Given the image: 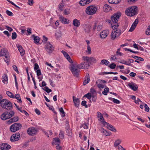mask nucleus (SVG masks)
I'll list each match as a JSON object with an SVG mask.
<instances>
[{"instance_id":"obj_1","label":"nucleus","mask_w":150,"mask_h":150,"mask_svg":"<svg viewBox=\"0 0 150 150\" xmlns=\"http://www.w3.org/2000/svg\"><path fill=\"white\" fill-rule=\"evenodd\" d=\"M121 15V13L120 12H117L114 14L111 18L112 22L116 24V25H114L112 26L113 30L111 34L110 38L112 40H114L117 38L118 37L122 34L121 30L118 27L119 25L118 23H117Z\"/></svg>"},{"instance_id":"obj_2","label":"nucleus","mask_w":150,"mask_h":150,"mask_svg":"<svg viewBox=\"0 0 150 150\" xmlns=\"http://www.w3.org/2000/svg\"><path fill=\"white\" fill-rule=\"evenodd\" d=\"M85 66V64L83 62L81 64L77 65L76 66L74 64H71L70 65V69L73 75L76 77H78L79 75V70L77 68L79 69H88L89 67H84L83 66Z\"/></svg>"},{"instance_id":"obj_3","label":"nucleus","mask_w":150,"mask_h":150,"mask_svg":"<svg viewBox=\"0 0 150 150\" xmlns=\"http://www.w3.org/2000/svg\"><path fill=\"white\" fill-rule=\"evenodd\" d=\"M0 105L3 108L7 110H11L13 108L12 103L6 99H2L1 101Z\"/></svg>"},{"instance_id":"obj_4","label":"nucleus","mask_w":150,"mask_h":150,"mask_svg":"<svg viewBox=\"0 0 150 150\" xmlns=\"http://www.w3.org/2000/svg\"><path fill=\"white\" fill-rule=\"evenodd\" d=\"M98 10V7L95 5H91L88 6L86 9L85 12L88 15L95 14Z\"/></svg>"},{"instance_id":"obj_5","label":"nucleus","mask_w":150,"mask_h":150,"mask_svg":"<svg viewBox=\"0 0 150 150\" xmlns=\"http://www.w3.org/2000/svg\"><path fill=\"white\" fill-rule=\"evenodd\" d=\"M137 8L135 6H132L127 8L125 11L126 14L128 16H132L137 13Z\"/></svg>"},{"instance_id":"obj_6","label":"nucleus","mask_w":150,"mask_h":150,"mask_svg":"<svg viewBox=\"0 0 150 150\" xmlns=\"http://www.w3.org/2000/svg\"><path fill=\"white\" fill-rule=\"evenodd\" d=\"M22 127L21 124L19 123H15L10 127V129L11 132H15L20 129Z\"/></svg>"},{"instance_id":"obj_7","label":"nucleus","mask_w":150,"mask_h":150,"mask_svg":"<svg viewBox=\"0 0 150 150\" xmlns=\"http://www.w3.org/2000/svg\"><path fill=\"white\" fill-rule=\"evenodd\" d=\"M46 50L49 53H51L54 50V47L49 42L45 43V45Z\"/></svg>"},{"instance_id":"obj_8","label":"nucleus","mask_w":150,"mask_h":150,"mask_svg":"<svg viewBox=\"0 0 150 150\" xmlns=\"http://www.w3.org/2000/svg\"><path fill=\"white\" fill-rule=\"evenodd\" d=\"M103 124L104 126H105L108 129L110 130L112 132H116V129L113 126L105 121H103Z\"/></svg>"},{"instance_id":"obj_9","label":"nucleus","mask_w":150,"mask_h":150,"mask_svg":"<svg viewBox=\"0 0 150 150\" xmlns=\"http://www.w3.org/2000/svg\"><path fill=\"white\" fill-rule=\"evenodd\" d=\"M20 138V134L17 133L13 134L10 138V140L11 142L18 141Z\"/></svg>"},{"instance_id":"obj_10","label":"nucleus","mask_w":150,"mask_h":150,"mask_svg":"<svg viewBox=\"0 0 150 150\" xmlns=\"http://www.w3.org/2000/svg\"><path fill=\"white\" fill-rule=\"evenodd\" d=\"M82 61L85 64V66L84 65V67H89L90 66V64L91 63L89 60V57L87 56H83L82 57Z\"/></svg>"},{"instance_id":"obj_11","label":"nucleus","mask_w":150,"mask_h":150,"mask_svg":"<svg viewBox=\"0 0 150 150\" xmlns=\"http://www.w3.org/2000/svg\"><path fill=\"white\" fill-rule=\"evenodd\" d=\"M109 33V30H103L100 33V37L102 39H105L108 35Z\"/></svg>"},{"instance_id":"obj_12","label":"nucleus","mask_w":150,"mask_h":150,"mask_svg":"<svg viewBox=\"0 0 150 150\" xmlns=\"http://www.w3.org/2000/svg\"><path fill=\"white\" fill-rule=\"evenodd\" d=\"M37 131L36 129L33 127L29 128L27 130L28 133L30 135H33L37 133Z\"/></svg>"},{"instance_id":"obj_13","label":"nucleus","mask_w":150,"mask_h":150,"mask_svg":"<svg viewBox=\"0 0 150 150\" xmlns=\"http://www.w3.org/2000/svg\"><path fill=\"white\" fill-rule=\"evenodd\" d=\"M106 81L103 80H98L96 82V84L97 86L100 88H103L104 87V85L102 84V83H105Z\"/></svg>"},{"instance_id":"obj_14","label":"nucleus","mask_w":150,"mask_h":150,"mask_svg":"<svg viewBox=\"0 0 150 150\" xmlns=\"http://www.w3.org/2000/svg\"><path fill=\"white\" fill-rule=\"evenodd\" d=\"M9 55V53L5 49H3L1 50L0 52V56H4L5 58H8Z\"/></svg>"},{"instance_id":"obj_15","label":"nucleus","mask_w":150,"mask_h":150,"mask_svg":"<svg viewBox=\"0 0 150 150\" xmlns=\"http://www.w3.org/2000/svg\"><path fill=\"white\" fill-rule=\"evenodd\" d=\"M11 147L10 145L6 143H3L0 145V148L2 150H8Z\"/></svg>"},{"instance_id":"obj_16","label":"nucleus","mask_w":150,"mask_h":150,"mask_svg":"<svg viewBox=\"0 0 150 150\" xmlns=\"http://www.w3.org/2000/svg\"><path fill=\"white\" fill-rule=\"evenodd\" d=\"M128 85L129 87L134 91H136L137 89V86L133 82L129 83H128Z\"/></svg>"},{"instance_id":"obj_17","label":"nucleus","mask_w":150,"mask_h":150,"mask_svg":"<svg viewBox=\"0 0 150 150\" xmlns=\"http://www.w3.org/2000/svg\"><path fill=\"white\" fill-rule=\"evenodd\" d=\"M60 21L61 22L64 24H68L69 23V20L67 18H65L61 15H59V16Z\"/></svg>"},{"instance_id":"obj_18","label":"nucleus","mask_w":150,"mask_h":150,"mask_svg":"<svg viewBox=\"0 0 150 150\" xmlns=\"http://www.w3.org/2000/svg\"><path fill=\"white\" fill-rule=\"evenodd\" d=\"M97 116L98 118V120L99 122H101L103 124V121H105L103 117V115L99 112H97Z\"/></svg>"},{"instance_id":"obj_19","label":"nucleus","mask_w":150,"mask_h":150,"mask_svg":"<svg viewBox=\"0 0 150 150\" xmlns=\"http://www.w3.org/2000/svg\"><path fill=\"white\" fill-rule=\"evenodd\" d=\"M138 22V20L137 19H136L132 23L129 31L130 32L133 31L136 28Z\"/></svg>"},{"instance_id":"obj_20","label":"nucleus","mask_w":150,"mask_h":150,"mask_svg":"<svg viewBox=\"0 0 150 150\" xmlns=\"http://www.w3.org/2000/svg\"><path fill=\"white\" fill-rule=\"evenodd\" d=\"M61 52L63 54L64 57L68 60L70 63H72L73 61L69 55L65 51L62 50Z\"/></svg>"},{"instance_id":"obj_21","label":"nucleus","mask_w":150,"mask_h":150,"mask_svg":"<svg viewBox=\"0 0 150 150\" xmlns=\"http://www.w3.org/2000/svg\"><path fill=\"white\" fill-rule=\"evenodd\" d=\"M73 99L76 107H78L80 104V100L79 99L75 97L74 96H73Z\"/></svg>"},{"instance_id":"obj_22","label":"nucleus","mask_w":150,"mask_h":150,"mask_svg":"<svg viewBox=\"0 0 150 150\" xmlns=\"http://www.w3.org/2000/svg\"><path fill=\"white\" fill-rule=\"evenodd\" d=\"M91 2V0H81L79 2V4L81 6H84Z\"/></svg>"},{"instance_id":"obj_23","label":"nucleus","mask_w":150,"mask_h":150,"mask_svg":"<svg viewBox=\"0 0 150 150\" xmlns=\"http://www.w3.org/2000/svg\"><path fill=\"white\" fill-rule=\"evenodd\" d=\"M84 30L86 33H88L90 31L91 26L90 25L85 24L83 25Z\"/></svg>"},{"instance_id":"obj_24","label":"nucleus","mask_w":150,"mask_h":150,"mask_svg":"<svg viewBox=\"0 0 150 150\" xmlns=\"http://www.w3.org/2000/svg\"><path fill=\"white\" fill-rule=\"evenodd\" d=\"M100 131L101 133L106 136H110L111 135V133L110 132L108 131L103 128H101Z\"/></svg>"},{"instance_id":"obj_25","label":"nucleus","mask_w":150,"mask_h":150,"mask_svg":"<svg viewBox=\"0 0 150 150\" xmlns=\"http://www.w3.org/2000/svg\"><path fill=\"white\" fill-rule=\"evenodd\" d=\"M18 120V117H14L13 118H11L8 121L7 123L8 124H10L11 123L17 122Z\"/></svg>"},{"instance_id":"obj_26","label":"nucleus","mask_w":150,"mask_h":150,"mask_svg":"<svg viewBox=\"0 0 150 150\" xmlns=\"http://www.w3.org/2000/svg\"><path fill=\"white\" fill-rule=\"evenodd\" d=\"M17 47L18 50L20 52L21 56H23L25 54V51H24L21 45H18L17 46Z\"/></svg>"},{"instance_id":"obj_27","label":"nucleus","mask_w":150,"mask_h":150,"mask_svg":"<svg viewBox=\"0 0 150 150\" xmlns=\"http://www.w3.org/2000/svg\"><path fill=\"white\" fill-rule=\"evenodd\" d=\"M80 24V21L79 20H77L76 19H74L73 21V25L76 27H79Z\"/></svg>"},{"instance_id":"obj_28","label":"nucleus","mask_w":150,"mask_h":150,"mask_svg":"<svg viewBox=\"0 0 150 150\" xmlns=\"http://www.w3.org/2000/svg\"><path fill=\"white\" fill-rule=\"evenodd\" d=\"M7 113L8 112H4L3 113L1 116V119L4 120L8 119L7 117Z\"/></svg>"},{"instance_id":"obj_29","label":"nucleus","mask_w":150,"mask_h":150,"mask_svg":"<svg viewBox=\"0 0 150 150\" xmlns=\"http://www.w3.org/2000/svg\"><path fill=\"white\" fill-rule=\"evenodd\" d=\"M37 75L38 76V79H40L39 81L42 80V76H41V72L40 69H38L36 71Z\"/></svg>"},{"instance_id":"obj_30","label":"nucleus","mask_w":150,"mask_h":150,"mask_svg":"<svg viewBox=\"0 0 150 150\" xmlns=\"http://www.w3.org/2000/svg\"><path fill=\"white\" fill-rule=\"evenodd\" d=\"M8 76L6 74H3L2 76V81L3 83H5L6 82L7 83L8 81Z\"/></svg>"},{"instance_id":"obj_31","label":"nucleus","mask_w":150,"mask_h":150,"mask_svg":"<svg viewBox=\"0 0 150 150\" xmlns=\"http://www.w3.org/2000/svg\"><path fill=\"white\" fill-rule=\"evenodd\" d=\"M14 98H15L16 99L18 100V102L20 103H22V102L21 100V98L20 95L19 94H16L15 96H14Z\"/></svg>"},{"instance_id":"obj_32","label":"nucleus","mask_w":150,"mask_h":150,"mask_svg":"<svg viewBox=\"0 0 150 150\" xmlns=\"http://www.w3.org/2000/svg\"><path fill=\"white\" fill-rule=\"evenodd\" d=\"M32 36L34 38V43L36 44L38 43L40 40V38L38 36H35L34 35H32Z\"/></svg>"},{"instance_id":"obj_33","label":"nucleus","mask_w":150,"mask_h":150,"mask_svg":"<svg viewBox=\"0 0 150 150\" xmlns=\"http://www.w3.org/2000/svg\"><path fill=\"white\" fill-rule=\"evenodd\" d=\"M59 139L58 138H55L53 139L54 144L55 145H59L60 143Z\"/></svg>"},{"instance_id":"obj_34","label":"nucleus","mask_w":150,"mask_h":150,"mask_svg":"<svg viewBox=\"0 0 150 150\" xmlns=\"http://www.w3.org/2000/svg\"><path fill=\"white\" fill-rule=\"evenodd\" d=\"M109 99L116 104H119L120 103V101L119 100L111 97L109 98Z\"/></svg>"},{"instance_id":"obj_35","label":"nucleus","mask_w":150,"mask_h":150,"mask_svg":"<svg viewBox=\"0 0 150 150\" xmlns=\"http://www.w3.org/2000/svg\"><path fill=\"white\" fill-rule=\"evenodd\" d=\"M8 112L7 114L8 119L13 116L14 114V112L13 111H10L9 112Z\"/></svg>"},{"instance_id":"obj_36","label":"nucleus","mask_w":150,"mask_h":150,"mask_svg":"<svg viewBox=\"0 0 150 150\" xmlns=\"http://www.w3.org/2000/svg\"><path fill=\"white\" fill-rule=\"evenodd\" d=\"M109 63V62L107 60L103 59L101 61L100 64L102 65L105 64L106 65H108Z\"/></svg>"},{"instance_id":"obj_37","label":"nucleus","mask_w":150,"mask_h":150,"mask_svg":"<svg viewBox=\"0 0 150 150\" xmlns=\"http://www.w3.org/2000/svg\"><path fill=\"white\" fill-rule=\"evenodd\" d=\"M108 1L110 4H117L120 2V0H108Z\"/></svg>"},{"instance_id":"obj_38","label":"nucleus","mask_w":150,"mask_h":150,"mask_svg":"<svg viewBox=\"0 0 150 150\" xmlns=\"http://www.w3.org/2000/svg\"><path fill=\"white\" fill-rule=\"evenodd\" d=\"M64 5L63 1L60 3L58 5L59 10L60 11H62L63 10L62 8L64 7Z\"/></svg>"},{"instance_id":"obj_39","label":"nucleus","mask_w":150,"mask_h":150,"mask_svg":"<svg viewBox=\"0 0 150 150\" xmlns=\"http://www.w3.org/2000/svg\"><path fill=\"white\" fill-rule=\"evenodd\" d=\"M93 97V96H92L91 93H88L87 94L85 95L83 98L86 97L88 99L90 100L91 97Z\"/></svg>"},{"instance_id":"obj_40","label":"nucleus","mask_w":150,"mask_h":150,"mask_svg":"<svg viewBox=\"0 0 150 150\" xmlns=\"http://www.w3.org/2000/svg\"><path fill=\"white\" fill-rule=\"evenodd\" d=\"M122 142V140L120 139H118L116 140L114 143V146L115 147L117 146L118 145H120V144Z\"/></svg>"},{"instance_id":"obj_41","label":"nucleus","mask_w":150,"mask_h":150,"mask_svg":"<svg viewBox=\"0 0 150 150\" xmlns=\"http://www.w3.org/2000/svg\"><path fill=\"white\" fill-rule=\"evenodd\" d=\"M120 63L121 64H123L129 66H131L132 65V64L127 62L126 61L124 60H121V61L120 62Z\"/></svg>"},{"instance_id":"obj_42","label":"nucleus","mask_w":150,"mask_h":150,"mask_svg":"<svg viewBox=\"0 0 150 150\" xmlns=\"http://www.w3.org/2000/svg\"><path fill=\"white\" fill-rule=\"evenodd\" d=\"M6 93L7 95L10 98H14V95L11 92L7 91H6Z\"/></svg>"},{"instance_id":"obj_43","label":"nucleus","mask_w":150,"mask_h":150,"mask_svg":"<svg viewBox=\"0 0 150 150\" xmlns=\"http://www.w3.org/2000/svg\"><path fill=\"white\" fill-rule=\"evenodd\" d=\"M66 132L68 136H72V133L70 129L69 128L67 129Z\"/></svg>"},{"instance_id":"obj_44","label":"nucleus","mask_w":150,"mask_h":150,"mask_svg":"<svg viewBox=\"0 0 150 150\" xmlns=\"http://www.w3.org/2000/svg\"><path fill=\"white\" fill-rule=\"evenodd\" d=\"M59 112L60 114H61L62 117H64L65 116V112L62 108H61L59 109Z\"/></svg>"},{"instance_id":"obj_45","label":"nucleus","mask_w":150,"mask_h":150,"mask_svg":"<svg viewBox=\"0 0 150 150\" xmlns=\"http://www.w3.org/2000/svg\"><path fill=\"white\" fill-rule=\"evenodd\" d=\"M109 88L108 87L105 88L102 92V93L105 95H106L107 94L108 92H109Z\"/></svg>"},{"instance_id":"obj_46","label":"nucleus","mask_w":150,"mask_h":150,"mask_svg":"<svg viewBox=\"0 0 150 150\" xmlns=\"http://www.w3.org/2000/svg\"><path fill=\"white\" fill-rule=\"evenodd\" d=\"M116 66L115 64L114 63H112L111 64H110L109 66V67L112 69H114L115 67H116Z\"/></svg>"},{"instance_id":"obj_47","label":"nucleus","mask_w":150,"mask_h":150,"mask_svg":"<svg viewBox=\"0 0 150 150\" xmlns=\"http://www.w3.org/2000/svg\"><path fill=\"white\" fill-rule=\"evenodd\" d=\"M92 96H93L96 93L95 90L93 88H91L90 90Z\"/></svg>"},{"instance_id":"obj_48","label":"nucleus","mask_w":150,"mask_h":150,"mask_svg":"<svg viewBox=\"0 0 150 150\" xmlns=\"http://www.w3.org/2000/svg\"><path fill=\"white\" fill-rule=\"evenodd\" d=\"M146 34L147 35H150V25L148 27L146 31Z\"/></svg>"},{"instance_id":"obj_49","label":"nucleus","mask_w":150,"mask_h":150,"mask_svg":"<svg viewBox=\"0 0 150 150\" xmlns=\"http://www.w3.org/2000/svg\"><path fill=\"white\" fill-rule=\"evenodd\" d=\"M64 13L65 15L69 14L70 13V10L68 8L65 9L64 11Z\"/></svg>"},{"instance_id":"obj_50","label":"nucleus","mask_w":150,"mask_h":150,"mask_svg":"<svg viewBox=\"0 0 150 150\" xmlns=\"http://www.w3.org/2000/svg\"><path fill=\"white\" fill-rule=\"evenodd\" d=\"M17 37V34L15 32L12 33L11 38L12 39L14 40Z\"/></svg>"},{"instance_id":"obj_51","label":"nucleus","mask_w":150,"mask_h":150,"mask_svg":"<svg viewBox=\"0 0 150 150\" xmlns=\"http://www.w3.org/2000/svg\"><path fill=\"white\" fill-rule=\"evenodd\" d=\"M86 101L85 100L83 101L81 103V105L83 106H84L86 108H87L88 107V106L86 104Z\"/></svg>"},{"instance_id":"obj_52","label":"nucleus","mask_w":150,"mask_h":150,"mask_svg":"<svg viewBox=\"0 0 150 150\" xmlns=\"http://www.w3.org/2000/svg\"><path fill=\"white\" fill-rule=\"evenodd\" d=\"M59 137L62 139L64 138V134L63 132L61 131L59 133Z\"/></svg>"},{"instance_id":"obj_53","label":"nucleus","mask_w":150,"mask_h":150,"mask_svg":"<svg viewBox=\"0 0 150 150\" xmlns=\"http://www.w3.org/2000/svg\"><path fill=\"white\" fill-rule=\"evenodd\" d=\"M103 28V26L102 25H99L97 27V29L98 31H100Z\"/></svg>"},{"instance_id":"obj_54","label":"nucleus","mask_w":150,"mask_h":150,"mask_svg":"<svg viewBox=\"0 0 150 150\" xmlns=\"http://www.w3.org/2000/svg\"><path fill=\"white\" fill-rule=\"evenodd\" d=\"M6 14L9 16H13V14L12 12L8 10H7L6 11Z\"/></svg>"},{"instance_id":"obj_55","label":"nucleus","mask_w":150,"mask_h":150,"mask_svg":"<svg viewBox=\"0 0 150 150\" xmlns=\"http://www.w3.org/2000/svg\"><path fill=\"white\" fill-rule=\"evenodd\" d=\"M103 8L107 10L108 9H110V6L108 4H106L104 5Z\"/></svg>"},{"instance_id":"obj_56","label":"nucleus","mask_w":150,"mask_h":150,"mask_svg":"<svg viewBox=\"0 0 150 150\" xmlns=\"http://www.w3.org/2000/svg\"><path fill=\"white\" fill-rule=\"evenodd\" d=\"M144 107L146 111L147 112H148L149 111V108L147 104H145Z\"/></svg>"},{"instance_id":"obj_57","label":"nucleus","mask_w":150,"mask_h":150,"mask_svg":"<svg viewBox=\"0 0 150 150\" xmlns=\"http://www.w3.org/2000/svg\"><path fill=\"white\" fill-rule=\"evenodd\" d=\"M89 60L90 62L91 61L93 62H95L96 61V59L93 57H89Z\"/></svg>"},{"instance_id":"obj_58","label":"nucleus","mask_w":150,"mask_h":150,"mask_svg":"<svg viewBox=\"0 0 150 150\" xmlns=\"http://www.w3.org/2000/svg\"><path fill=\"white\" fill-rule=\"evenodd\" d=\"M48 40V38L45 36H43L42 41L44 43L46 42Z\"/></svg>"},{"instance_id":"obj_59","label":"nucleus","mask_w":150,"mask_h":150,"mask_svg":"<svg viewBox=\"0 0 150 150\" xmlns=\"http://www.w3.org/2000/svg\"><path fill=\"white\" fill-rule=\"evenodd\" d=\"M49 81L50 83V85L52 87H54L55 86V84L54 83L53 81L50 79H49Z\"/></svg>"},{"instance_id":"obj_60","label":"nucleus","mask_w":150,"mask_h":150,"mask_svg":"<svg viewBox=\"0 0 150 150\" xmlns=\"http://www.w3.org/2000/svg\"><path fill=\"white\" fill-rule=\"evenodd\" d=\"M86 52H88V54H90L91 53V48L88 45L87 47V50Z\"/></svg>"},{"instance_id":"obj_61","label":"nucleus","mask_w":150,"mask_h":150,"mask_svg":"<svg viewBox=\"0 0 150 150\" xmlns=\"http://www.w3.org/2000/svg\"><path fill=\"white\" fill-rule=\"evenodd\" d=\"M86 81L87 83H88L90 81V77L89 76V74H88L87 76L86 75Z\"/></svg>"},{"instance_id":"obj_62","label":"nucleus","mask_w":150,"mask_h":150,"mask_svg":"<svg viewBox=\"0 0 150 150\" xmlns=\"http://www.w3.org/2000/svg\"><path fill=\"white\" fill-rule=\"evenodd\" d=\"M13 68L14 69V70L16 72H18V70L17 67H16V66L15 65H13Z\"/></svg>"},{"instance_id":"obj_63","label":"nucleus","mask_w":150,"mask_h":150,"mask_svg":"<svg viewBox=\"0 0 150 150\" xmlns=\"http://www.w3.org/2000/svg\"><path fill=\"white\" fill-rule=\"evenodd\" d=\"M136 75V74L133 72H131L129 74V75L132 77H134Z\"/></svg>"},{"instance_id":"obj_64","label":"nucleus","mask_w":150,"mask_h":150,"mask_svg":"<svg viewBox=\"0 0 150 150\" xmlns=\"http://www.w3.org/2000/svg\"><path fill=\"white\" fill-rule=\"evenodd\" d=\"M57 145L56 147V149L57 150H61L62 149V147L60 146H59V145Z\"/></svg>"}]
</instances>
